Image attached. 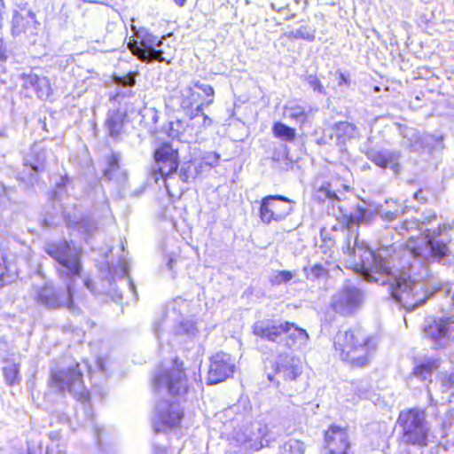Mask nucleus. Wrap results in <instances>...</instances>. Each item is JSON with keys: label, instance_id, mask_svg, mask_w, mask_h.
I'll use <instances>...</instances> for the list:
<instances>
[{"label": "nucleus", "instance_id": "7ed1b4c3", "mask_svg": "<svg viewBox=\"0 0 454 454\" xmlns=\"http://www.w3.org/2000/svg\"><path fill=\"white\" fill-rule=\"evenodd\" d=\"M342 225L347 229V237L341 247L347 261L350 266L359 271L363 278L368 282L377 283L386 286L388 290L391 281H382L387 277H397L401 269H394L393 262L395 248L393 246H387L372 250L357 235L353 236L350 231L354 225H360L355 212L344 215Z\"/></svg>", "mask_w": 454, "mask_h": 454}, {"label": "nucleus", "instance_id": "4468645a", "mask_svg": "<svg viewBox=\"0 0 454 454\" xmlns=\"http://www.w3.org/2000/svg\"><path fill=\"white\" fill-rule=\"evenodd\" d=\"M137 39L130 40L128 47L133 55L137 56L141 61L151 63L153 61L165 62L167 59L163 56L164 51L160 49L163 40L149 33L146 29H140L136 35Z\"/></svg>", "mask_w": 454, "mask_h": 454}, {"label": "nucleus", "instance_id": "0e129e2a", "mask_svg": "<svg viewBox=\"0 0 454 454\" xmlns=\"http://www.w3.org/2000/svg\"><path fill=\"white\" fill-rule=\"evenodd\" d=\"M413 198L420 203H426L427 201V198L424 195L423 189H419L416 192H414Z\"/></svg>", "mask_w": 454, "mask_h": 454}, {"label": "nucleus", "instance_id": "49530a36", "mask_svg": "<svg viewBox=\"0 0 454 454\" xmlns=\"http://www.w3.org/2000/svg\"><path fill=\"white\" fill-rule=\"evenodd\" d=\"M398 232L403 235L404 231H409L411 230H419L422 231V227L420 222L417 219L415 220H405L399 224V226L395 228Z\"/></svg>", "mask_w": 454, "mask_h": 454}, {"label": "nucleus", "instance_id": "338daca9", "mask_svg": "<svg viewBox=\"0 0 454 454\" xmlns=\"http://www.w3.org/2000/svg\"><path fill=\"white\" fill-rule=\"evenodd\" d=\"M174 263H175V261L171 258L167 262V267L169 270H172Z\"/></svg>", "mask_w": 454, "mask_h": 454}, {"label": "nucleus", "instance_id": "de8ad7c7", "mask_svg": "<svg viewBox=\"0 0 454 454\" xmlns=\"http://www.w3.org/2000/svg\"><path fill=\"white\" fill-rule=\"evenodd\" d=\"M192 84L194 88L200 90L207 97H210L206 102L207 106L214 102L215 90L211 85L200 82V81H194Z\"/></svg>", "mask_w": 454, "mask_h": 454}, {"label": "nucleus", "instance_id": "20e7f679", "mask_svg": "<svg viewBox=\"0 0 454 454\" xmlns=\"http://www.w3.org/2000/svg\"><path fill=\"white\" fill-rule=\"evenodd\" d=\"M43 251L58 263L59 276L67 283L65 289L45 284L36 292V302L46 309L67 307L69 311L75 312L77 308L73 301L74 278L80 277L82 272L79 250L71 242L60 239L45 242Z\"/></svg>", "mask_w": 454, "mask_h": 454}, {"label": "nucleus", "instance_id": "5701e85b", "mask_svg": "<svg viewBox=\"0 0 454 454\" xmlns=\"http://www.w3.org/2000/svg\"><path fill=\"white\" fill-rule=\"evenodd\" d=\"M40 23L35 19V14L25 7L20 11L13 10L12 19V32L13 35L26 34L27 35H37Z\"/></svg>", "mask_w": 454, "mask_h": 454}, {"label": "nucleus", "instance_id": "1a4fd4ad", "mask_svg": "<svg viewBox=\"0 0 454 454\" xmlns=\"http://www.w3.org/2000/svg\"><path fill=\"white\" fill-rule=\"evenodd\" d=\"M102 277L100 287L95 286L92 279L87 278L84 279V286L93 294H106L115 303H119L122 300V294L119 292L115 284L116 278L125 280L129 286V291L133 294L134 301L138 300L136 286L129 274V266L124 260H119L117 266L110 265L109 262L106 260L99 268Z\"/></svg>", "mask_w": 454, "mask_h": 454}, {"label": "nucleus", "instance_id": "2f4dec72", "mask_svg": "<svg viewBox=\"0 0 454 454\" xmlns=\"http://www.w3.org/2000/svg\"><path fill=\"white\" fill-rule=\"evenodd\" d=\"M390 202L394 204V207L391 209H384L381 205H380L376 209V215H378L383 221L388 223L395 220L403 213V210L401 208V206L398 205L395 200H386L387 204Z\"/></svg>", "mask_w": 454, "mask_h": 454}, {"label": "nucleus", "instance_id": "a19ab883", "mask_svg": "<svg viewBox=\"0 0 454 454\" xmlns=\"http://www.w3.org/2000/svg\"><path fill=\"white\" fill-rule=\"evenodd\" d=\"M354 212L356 215V219L358 220L359 224H369L376 214V212L374 213L373 211L360 205L356 206Z\"/></svg>", "mask_w": 454, "mask_h": 454}, {"label": "nucleus", "instance_id": "79ce46f5", "mask_svg": "<svg viewBox=\"0 0 454 454\" xmlns=\"http://www.w3.org/2000/svg\"><path fill=\"white\" fill-rule=\"evenodd\" d=\"M141 115V122H144L145 125L156 124L159 120L158 112L153 107H145L143 110L139 112Z\"/></svg>", "mask_w": 454, "mask_h": 454}, {"label": "nucleus", "instance_id": "f8f14e48", "mask_svg": "<svg viewBox=\"0 0 454 454\" xmlns=\"http://www.w3.org/2000/svg\"><path fill=\"white\" fill-rule=\"evenodd\" d=\"M183 363L176 359L170 368H160L153 377V388L159 393H168L172 396H183L187 393V379L183 371Z\"/></svg>", "mask_w": 454, "mask_h": 454}, {"label": "nucleus", "instance_id": "c03bdc74", "mask_svg": "<svg viewBox=\"0 0 454 454\" xmlns=\"http://www.w3.org/2000/svg\"><path fill=\"white\" fill-rule=\"evenodd\" d=\"M198 329L195 324L191 320H184L180 323L178 327L176 328L177 334H186L189 336H194Z\"/></svg>", "mask_w": 454, "mask_h": 454}, {"label": "nucleus", "instance_id": "a878e982", "mask_svg": "<svg viewBox=\"0 0 454 454\" xmlns=\"http://www.w3.org/2000/svg\"><path fill=\"white\" fill-rule=\"evenodd\" d=\"M128 116L125 111L121 109H110L107 113L105 125L111 137L117 138L122 132Z\"/></svg>", "mask_w": 454, "mask_h": 454}, {"label": "nucleus", "instance_id": "423d86ee", "mask_svg": "<svg viewBox=\"0 0 454 454\" xmlns=\"http://www.w3.org/2000/svg\"><path fill=\"white\" fill-rule=\"evenodd\" d=\"M454 228L452 223H443L438 228L430 231L426 229L423 231L424 238L421 243L406 252L405 262L427 266L433 262H439L442 265L450 266L454 264V254L447 247L446 242L439 239L443 231Z\"/></svg>", "mask_w": 454, "mask_h": 454}, {"label": "nucleus", "instance_id": "13d9d810", "mask_svg": "<svg viewBox=\"0 0 454 454\" xmlns=\"http://www.w3.org/2000/svg\"><path fill=\"white\" fill-rule=\"evenodd\" d=\"M436 218V214L434 210H427L422 214L421 219L419 220L420 222L421 226L428 224L431 221Z\"/></svg>", "mask_w": 454, "mask_h": 454}, {"label": "nucleus", "instance_id": "6ab92c4d", "mask_svg": "<svg viewBox=\"0 0 454 454\" xmlns=\"http://www.w3.org/2000/svg\"><path fill=\"white\" fill-rule=\"evenodd\" d=\"M295 201L283 195H269L261 200L259 216L262 223L281 222L294 211Z\"/></svg>", "mask_w": 454, "mask_h": 454}, {"label": "nucleus", "instance_id": "4be33fe9", "mask_svg": "<svg viewBox=\"0 0 454 454\" xmlns=\"http://www.w3.org/2000/svg\"><path fill=\"white\" fill-rule=\"evenodd\" d=\"M233 372L234 364L231 356L226 353H217L210 359L207 383L209 385L220 383L231 377Z\"/></svg>", "mask_w": 454, "mask_h": 454}, {"label": "nucleus", "instance_id": "c85d7f7f", "mask_svg": "<svg viewBox=\"0 0 454 454\" xmlns=\"http://www.w3.org/2000/svg\"><path fill=\"white\" fill-rule=\"evenodd\" d=\"M333 129L337 138V145L343 146L348 139L355 137L356 134V127L348 121L336 122Z\"/></svg>", "mask_w": 454, "mask_h": 454}, {"label": "nucleus", "instance_id": "774afa93", "mask_svg": "<svg viewBox=\"0 0 454 454\" xmlns=\"http://www.w3.org/2000/svg\"><path fill=\"white\" fill-rule=\"evenodd\" d=\"M68 181V178L61 176V183H58V186L66 185V183Z\"/></svg>", "mask_w": 454, "mask_h": 454}, {"label": "nucleus", "instance_id": "9d476101", "mask_svg": "<svg viewBox=\"0 0 454 454\" xmlns=\"http://www.w3.org/2000/svg\"><path fill=\"white\" fill-rule=\"evenodd\" d=\"M275 374H268L270 381L276 380L278 387L289 395L301 393L306 390L308 382L302 376V366L300 359L289 354H279L274 364Z\"/></svg>", "mask_w": 454, "mask_h": 454}, {"label": "nucleus", "instance_id": "6e6552de", "mask_svg": "<svg viewBox=\"0 0 454 454\" xmlns=\"http://www.w3.org/2000/svg\"><path fill=\"white\" fill-rule=\"evenodd\" d=\"M253 333L264 340L287 348H292L297 343L304 344L309 339V334L304 329L288 321L258 320L253 325Z\"/></svg>", "mask_w": 454, "mask_h": 454}, {"label": "nucleus", "instance_id": "9b49d317", "mask_svg": "<svg viewBox=\"0 0 454 454\" xmlns=\"http://www.w3.org/2000/svg\"><path fill=\"white\" fill-rule=\"evenodd\" d=\"M397 424L401 427V442L423 448L428 444L430 426L423 410L411 408L400 412Z\"/></svg>", "mask_w": 454, "mask_h": 454}, {"label": "nucleus", "instance_id": "0eeeda50", "mask_svg": "<svg viewBox=\"0 0 454 454\" xmlns=\"http://www.w3.org/2000/svg\"><path fill=\"white\" fill-rule=\"evenodd\" d=\"M333 345L340 357L353 367L366 366L376 348L375 340L361 326L340 330Z\"/></svg>", "mask_w": 454, "mask_h": 454}, {"label": "nucleus", "instance_id": "09e8293b", "mask_svg": "<svg viewBox=\"0 0 454 454\" xmlns=\"http://www.w3.org/2000/svg\"><path fill=\"white\" fill-rule=\"evenodd\" d=\"M305 82L315 91L322 95H325L326 91L320 80L315 74H308Z\"/></svg>", "mask_w": 454, "mask_h": 454}, {"label": "nucleus", "instance_id": "603ef678", "mask_svg": "<svg viewBox=\"0 0 454 454\" xmlns=\"http://www.w3.org/2000/svg\"><path fill=\"white\" fill-rule=\"evenodd\" d=\"M169 126L168 136L172 138H179V136L184 130V122L181 120H176L171 121Z\"/></svg>", "mask_w": 454, "mask_h": 454}, {"label": "nucleus", "instance_id": "393cba45", "mask_svg": "<svg viewBox=\"0 0 454 454\" xmlns=\"http://www.w3.org/2000/svg\"><path fill=\"white\" fill-rule=\"evenodd\" d=\"M121 154L112 153L107 158V166L104 170V177L123 185L127 181V172L120 166Z\"/></svg>", "mask_w": 454, "mask_h": 454}, {"label": "nucleus", "instance_id": "39448f33", "mask_svg": "<svg viewBox=\"0 0 454 454\" xmlns=\"http://www.w3.org/2000/svg\"><path fill=\"white\" fill-rule=\"evenodd\" d=\"M51 385L59 392L67 391L81 403V409L87 419L86 427L91 428L96 434L97 444L103 449L102 434L104 429L93 420V413L90 403V394L85 388L82 372L78 363H73L68 367L51 371Z\"/></svg>", "mask_w": 454, "mask_h": 454}, {"label": "nucleus", "instance_id": "ddd939ff", "mask_svg": "<svg viewBox=\"0 0 454 454\" xmlns=\"http://www.w3.org/2000/svg\"><path fill=\"white\" fill-rule=\"evenodd\" d=\"M263 425L253 422L234 429L229 438L231 450L235 453L248 454L264 447L262 443Z\"/></svg>", "mask_w": 454, "mask_h": 454}, {"label": "nucleus", "instance_id": "4c0bfd02", "mask_svg": "<svg viewBox=\"0 0 454 454\" xmlns=\"http://www.w3.org/2000/svg\"><path fill=\"white\" fill-rule=\"evenodd\" d=\"M303 272L306 278L310 281L324 278L327 275V270L321 264H315L311 267H304Z\"/></svg>", "mask_w": 454, "mask_h": 454}, {"label": "nucleus", "instance_id": "a18cd8bd", "mask_svg": "<svg viewBox=\"0 0 454 454\" xmlns=\"http://www.w3.org/2000/svg\"><path fill=\"white\" fill-rule=\"evenodd\" d=\"M294 278V274L290 270H279L271 277L270 282L272 285L279 286L284 283H288Z\"/></svg>", "mask_w": 454, "mask_h": 454}, {"label": "nucleus", "instance_id": "3c124183", "mask_svg": "<svg viewBox=\"0 0 454 454\" xmlns=\"http://www.w3.org/2000/svg\"><path fill=\"white\" fill-rule=\"evenodd\" d=\"M441 384L443 392L450 391V395H454V372L444 374L442 377Z\"/></svg>", "mask_w": 454, "mask_h": 454}, {"label": "nucleus", "instance_id": "f704fd0d", "mask_svg": "<svg viewBox=\"0 0 454 454\" xmlns=\"http://www.w3.org/2000/svg\"><path fill=\"white\" fill-rule=\"evenodd\" d=\"M282 454H303L305 444L296 439H289L279 448Z\"/></svg>", "mask_w": 454, "mask_h": 454}, {"label": "nucleus", "instance_id": "f3484780", "mask_svg": "<svg viewBox=\"0 0 454 454\" xmlns=\"http://www.w3.org/2000/svg\"><path fill=\"white\" fill-rule=\"evenodd\" d=\"M364 291L350 281H346L332 298L333 310L342 316L356 313L364 302Z\"/></svg>", "mask_w": 454, "mask_h": 454}, {"label": "nucleus", "instance_id": "f257e3e1", "mask_svg": "<svg viewBox=\"0 0 454 454\" xmlns=\"http://www.w3.org/2000/svg\"><path fill=\"white\" fill-rule=\"evenodd\" d=\"M397 277H387L382 281H391L387 292L390 297L407 311H413L424 305L429 299L435 300L436 305L442 312L454 309V291L449 281L435 278L415 279V265L409 263L398 271ZM424 278V276H421Z\"/></svg>", "mask_w": 454, "mask_h": 454}, {"label": "nucleus", "instance_id": "58836bf2", "mask_svg": "<svg viewBox=\"0 0 454 454\" xmlns=\"http://www.w3.org/2000/svg\"><path fill=\"white\" fill-rule=\"evenodd\" d=\"M4 376L5 382L9 386L14 385L16 382L19 381V365L16 364H10L4 367Z\"/></svg>", "mask_w": 454, "mask_h": 454}, {"label": "nucleus", "instance_id": "412c9836", "mask_svg": "<svg viewBox=\"0 0 454 454\" xmlns=\"http://www.w3.org/2000/svg\"><path fill=\"white\" fill-rule=\"evenodd\" d=\"M400 134L402 136V145L412 151L418 150L422 143L434 150L443 148L442 136L427 135L422 140L419 132L416 129L408 126H400Z\"/></svg>", "mask_w": 454, "mask_h": 454}, {"label": "nucleus", "instance_id": "bf43d9fd", "mask_svg": "<svg viewBox=\"0 0 454 454\" xmlns=\"http://www.w3.org/2000/svg\"><path fill=\"white\" fill-rule=\"evenodd\" d=\"M337 76H338V85H340V86L346 85L347 87H348L350 85V79H349L348 74H346L342 72H339V73H337Z\"/></svg>", "mask_w": 454, "mask_h": 454}, {"label": "nucleus", "instance_id": "aec40b11", "mask_svg": "<svg viewBox=\"0 0 454 454\" xmlns=\"http://www.w3.org/2000/svg\"><path fill=\"white\" fill-rule=\"evenodd\" d=\"M184 410L178 402L160 400L155 405L153 427L156 433L174 427L181 422Z\"/></svg>", "mask_w": 454, "mask_h": 454}, {"label": "nucleus", "instance_id": "37998d69", "mask_svg": "<svg viewBox=\"0 0 454 454\" xmlns=\"http://www.w3.org/2000/svg\"><path fill=\"white\" fill-rule=\"evenodd\" d=\"M315 31L308 26H302L291 33L292 36L296 39H304L312 42L315 39Z\"/></svg>", "mask_w": 454, "mask_h": 454}, {"label": "nucleus", "instance_id": "69168bd1", "mask_svg": "<svg viewBox=\"0 0 454 454\" xmlns=\"http://www.w3.org/2000/svg\"><path fill=\"white\" fill-rule=\"evenodd\" d=\"M153 454H168V451L164 447L156 446L153 449Z\"/></svg>", "mask_w": 454, "mask_h": 454}, {"label": "nucleus", "instance_id": "7c9ffc66", "mask_svg": "<svg viewBox=\"0 0 454 454\" xmlns=\"http://www.w3.org/2000/svg\"><path fill=\"white\" fill-rule=\"evenodd\" d=\"M204 104L199 105L191 114V126L192 129L207 128L212 124V120L203 112Z\"/></svg>", "mask_w": 454, "mask_h": 454}, {"label": "nucleus", "instance_id": "680f3d73", "mask_svg": "<svg viewBox=\"0 0 454 454\" xmlns=\"http://www.w3.org/2000/svg\"><path fill=\"white\" fill-rule=\"evenodd\" d=\"M194 168H196V170L198 171V176H200L204 171L210 169L202 159L198 163L194 162Z\"/></svg>", "mask_w": 454, "mask_h": 454}, {"label": "nucleus", "instance_id": "4d7b16f0", "mask_svg": "<svg viewBox=\"0 0 454 454\" xmlns=\"http://www.w3.org/2000/svg\"><path fill=\"white\" fill-rule=\"evenodd\" d=\"M318 193L325 198H327L332 200H339V198L334 191H332L329 187V184L327 185H322L318 189Z\"/></svg>", "mask_w": 454, "mask_h": 454}, {"label": "nucleus", "instance_id": "dca6fc26", "mask_svg": "<svg viewBox=\"0 0 454 454\" xmlns=\"http://www.w3.org/2000/svg\"><path fill=\"white\" fill-rule=\"evenodd\" d=\"M51 152L47 150L43 142L34 143L24 155L22 170L18 173V179L33 185L38 179V174L46 168L47 160Z\"/></svg>", "mask_w": 454, "mask_h": 454}, {"label": "nucleus", "instance_id": "8fccbe9b", "mask_svg": "<svg viewBox=\"0 0 454 454\" xmlns=\"http://www.w3.org/2000/svg\"><path fill=\"white\" fill-rule=\"evenodd\" d=\"M75 227L79 231L86 234H91L96 230V225L90 218H82L75 223Z\"/></svg>", "mask_w": 454, "mask_h": 454}, {"label": "nucleus", "instance_id": "bb28decb", "mask_svg": "<svg viewBox=\"0 0 454 454\" xmlns=\"http://www.w3.org/2000/svg\"><path fill=\"white\" fill-rule=\"evenodd\" d=\"M179 160H170L168 162L154 161L153 166L151 168V177L155 183H158L159 179L161 178L164 182L166 188L168 189V179L171 178L173 174H176L178 168Z\"/></svg>", "mask_w": 454, "mask_h": 454}, {"label": "nucleus", "instance_id": "ea45409f", "mask_svg": "<svg viewBox=\"0 0 454 454\" xmlns=\"http://www.w3.org/2000/svg\"><path fill=\"white\" fill-rule=\"evenodd\" d=\"M137 75V72H129L125 75H115L114 77V82L117 85V87L121 88H132L136 84V76Z\"/></svg>", "mask_w": 454, "mask_h": 454}, {"label": "nucleus", "instance_id": "a211bd4d", "mask_svg": "<svg viewBox=\"0 0 454 454\" xmlns=\"http://www.w3.org/2000/svg\"><path fill=\"white\" fill-rule=\"evenodd\" d=\"M366 158L382 169L389 168L395 176H398L402 169L401 160L403 153L400 150L377 149L372 145V137L362 144L360 147Z\"/></svg>", "mask_w": 454, "mask_h": 454}, {"label": "nucleus", "instance_id": "f03ea898", "mask_svg": "<svg viewBox=\"0 0 454 454\" xmlns=\"http://www.w3.org/2000/svg\"><path fill=\"white\" fill-rule=\"evenodd\" d=\"M342 225L347 229V237L341 247L347 261L350 266L359 271L363 278L368 282L377 283L386 286L388 290L391 281H382L387 277H397L401 269H394L393 262L395 248L393 246H387L372 250L357 235L353 236L350 231L354 225H360L355 212L344 215Z\"/></svg>", "mask_w": 454, "mask_h": 454}, {"label": "nucleus", "instance_id": "6e6d98bb", "mask_svg": "<svg viewBox=\"0 0 454 454\" xmlns=\"http://www.w3.org/2000/svg\"><path fill=\"white\" fill-rule=\"evenodd\" d=\"M202 160L211 168L217 165L220 160V154L215 152L208 153L202 158Z\"/></svg>", "mask_w": 454, "mask_h": 454}, {"label": "nucleus", "instance_id": "864d4df0", "mask_svg": "<svg viewBox=\"0 0 454 454\" xmlns=\"http://www.w3.org/2000/svg\"><path fill=\"white\" fill-rule=\"evenodd\" d=\"M12 192L11 187H5L3 183L0 182V208L6 206L10 200V194Z\"/></svg>", "mask_w": 454, "mask_h": 454}, {"label": "nucleus", "instance_id": "e433bc0d", "mask_svg": "<svg viewBox=\"0 0 454 454\" xmlns=\"http://www.w3.org/2000/svg\"><path fill=\"white\" fill-rule=\"evenodd\" d=\"M286 434V430L280 427H272L271 428L263 425L262 429V443L264 446L269 445L270 442H275L277 437Z\"/></svg>", "mask_w": 454, "mask_h": 454}, {"label": "nucleus", "instance_id": "052dcab7", "mask_svg": "<svg viewBox=\"0 0 454 454\" xmlns=\"http://www.w3.org/2000/svg\"><path fill=\"white\" fill-rule=\"evenodd\" d=\"M357 395L360 398L372 399L373 393L366 387H360L357 389Z\"/></svg>", "mask_w": 454, "mask_h": 454}, {"label": "nucleus", "instance_id": "b1692460", "mask_svg": "<svg viewBox=\"0 0 454 454\" xmlns=\"http://www.w3.org/2000/svg\"><path fill=\"white\" fill-rule=\"evenodd\" d=\"M22 87L27 90H33L41 99H45L51 94L50 80L46 76H40L33 72L23 73L20 75Z\"/></svg>", "mask_w": 454, "mask_h": 454}, {"label": "nucleus", "instance_id": "e2e57ef3", "mask_svg": "<svg viewBox=\"0 0 454 454\" xmlns=\"http://www.w3.org/2000/svg\"><path fill=\"white\" fill-rule=\"evenodd\" d=\"M133 91L131 88H121L118 87V91L116 93V96L118 97H130L132 96Z\"/></svg>", "mask_w": 454, "mask_h": 454}, {"label": "nucleus", "instance_id": "473e14b6", "mask_svg": "<svg viewBox=\"0 0 454 454\" xmlns=\"http://www.w3.org/2000/svg\"><path fill=\"white\" fill-rule=\"evenodd\" d=\"M284 114L300 124L305 123L308 116L305 108L294 103H290L285 107Z\"/></svg>", "mask_w": 454, "mask_h": 454}, {"label": "nucleus", "instance_id": "cd10ccee", "mask_svg": "<svg viewBox=\"0 0 454 454\" xmlns=\"http://www.w3.org/2000/svg\"><path fill=\"white\" fill-rule=\"evenodd\" d=\"M439 364L440 361L438 358H426L413 368L412 374L421 380L431 382L432 375L439 368Z\"/></svg>", "mask_w": 454, "mask_h": 454}, {"label": "nucleus", "instance_id": "2eb2a0df", "mask_svg": "<svg viewBox=\"0 0 454 454\" xmlns=\"http://www.w3.org/2000/svg\"><path fill=\"white\" fill-rule=\"evenodd\" d=\"M423 336L434 349H443L454 344V316L427 318L422 327Z\"/></svg>", "mask_w": 454, "mask_h": 454}, {"label": "nucleus", "instance_id": "5fc2aeb1", "mask_svg": "<svg viewBox=\"0 0 454 454\" xmlns=\"http://www.w3.org/2000/svg\"><path fill=\"white\" fill-rule=\"evenodd\" d=\"M288 150L286 145H281L280 148H276L271 155V160L273 161L279 162L286 158H287Z\"/></svg>", "mask_w": 454, "mask_h": 454}, {"label": "nucleus", "instance_id": "c9c22d12", "mask_svg": "<svg viewBox=\"0 0 454 454\" xmlns=\"http://www.w3.org/2000/svg\"><path fill=\"white\" fill-rule=\"evenodd\" d=\"M179 177L184 183H190L198 176V171L194 168V161H188L182 164L179 170Z\"/></svg>", "mask_w": 454, "mask_h": 454}, {"label": "nucleus", "instance_id": "72a5a7b5", "mask_svg": "<svg viewBox=\"0 0 454 454\" xmlns=\"http://www.w3.org/2000/svg\"><path fill=\"white\" fill-rule=\"evenodd\" d=\"M273 134L285 141H293L295 138V129L283 122H276L272 128Z\"/></svg>", "mask_w": 454, "mask_h": 454}, {"label": "nucleus", "instance_id": "c756f323", "mask_svg": "<svg viewBox=\"0 0 454 454\" xmlns=\"http://www.w3.org/2000/svg\"><path fill=\"white\" fill-rule=\"evenodd\" d=\"M154 161L168 162L178 160V152L168 143H163L154 151Z\"/></svg>", "mask_w": 454, "mask_h": 454}]
</instances>
